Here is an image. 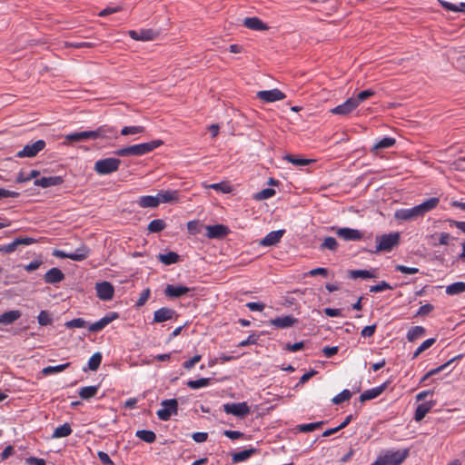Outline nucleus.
<instances>
[{
  "instance_id": "obj_1",
  "label": "nucleus",
  "mask_w": 465,
  "mask_h": 465,
  "mask_svg": "<svg viewBox=\"0 0 465 465\" xmlns=\"http://www.w3.org/2000/svg\"><path fill=\"white\" fill-rule=\"evenodd\" d=\"M439 203L440 199L438 197H431L412 208H402L397 210L394 213V217L397 221L401 222L414 221L435 209Z\"/></svg>"
},
{
  "instance_id": "obj_2",
  "label": "nucleus",
  "mask_w": 465,
  "mask_h": 465,
  "mask_svg": "<svg viewBox=\"0 0 465 465\" xmlns=\"http://www.w3.org/2000/svg\"><path fill=\"white\" fill-rule=\"evenodd\" d=\"M376 252H391L400 243V233L392 232L376 237Z\"/></svg>"
},
{
  "instance_id": "obj_3",
  "label": "nucleus",
  "mask_w": 465,
  "mask_h": 465,
  "mask_svg": "<svg viewBox=\"0 0 465 465\" xmlns=\"http://www.w3.org/2000/svg\"><path fill=\"white\" fill-rule=\"evenodd\" d=\"M121 164L118 158H104L95 162L94 170L100 175L110 174L116 172Z\"/></svg>"
},
{
  "instance_id": "obj_4",
  "label": "nucleus",
  "mask_w": 465,
  "mask_h": 465,
  "mask_svg": "<svg viewBox=\"0 0 465 465\" xmlns=\"http://www.w3.org/2000/svg\"><path fill=\"white\" fill-rule=\"evenodd\" d=\"M162 409L156 412L157 417L163 421L170 420L173 414H176L178 411V401L175 399L164 400L162 401Z\"/></svg>"
},
{
  "instance_id": "obj_5",
  "label": "nucleus",
  "mask_w": 465,
  "mask_h": 465,
  "mask_svg": "<svg viewBox=\"0 0 465 465\" xmlns=\"http://www.w3.org/2000/svg\"><path fill=\"white\" fill-rule=\"evenodd\" d=\"M45 142L44 140H37L32 143H28L24 146V148L16 153V156L18 158H32L37 155L39 152L44 150L45 147Z\"/></svg>"
},
{
  "instance_id": "obj_6",
  "label": "nucleus",
  "mask_w": 465,
  "mask_h": 465,
  "mask_svg": "<svg viewBox=\"0 0 465 465\" xmlns=\"http://www.w3.org/2000/svg\"><path fill=\"white\" fill-rule=\"evenodd\" d=\"M408 456V450L387 451L383 456L379 457L383 465H400Z\"/></svg>"
},
{
  "instance_id": "obj_7",
  "label": "nucleus",
  "mask_w": 465,
  "mask_h": 465,
  "mask_svg": "<svg viewBox=\"0 0 465 465\" xmlns=\"http://www.w3.org/2000/svg\"><path fill=\"white\" fill-rule=\"evenodd\" d=\"M37 242V240L33 237H17L12 242L0 246V252L2 253H12L20 245H31Z\"/></svg>"
},
{
  "instance_id": "obj_8",
  "label": "nucleus",
  "mask_w": 465,
  "mask_h": 465,
  "mask_svg": "<svg viewBox=\"0 0 465 465\" xmlns=\"http://www.w3.org/2000/svg\"><path fill=\"white\" fill-rule=\"evenodd\" d=\"M163 144L162 140H153L148 143H143L138 144L131 145L132 147V155L134 156H142L146 153L153 152L154 149L158 148Z\"/></svg>"
},
{
  "instance_id": "obj_9",
  "label": "nucleus",
  "mask_w": 465,
  "mask_h": 465,
  "mask_svg": "<svg viewBox=\"0 0 465 465\" xmlns=\"http://www.w3.org/2000/svg\"><path fill=\"white\" fill-rule=\"evenodd\" d=\"M256 97L263 103H274L285 99L286 95L281 90L274 88L272 90L259 91L256 94Z\"/></svg>"
},
{
  "instance_id": "obj_10",
  "label": "nucleus",
  "mask_w": 465,
  "mask_h": 465,
  "mask_svg": "<svg viewBox=\"0 0 465 465\" xmlns=\"http://www.w3.org/2000/svg\"><path fill=\"white\" fill-rule=\"evenodd\" d=\"M223 410L227 414L237 417H244L250 412V408L246 402L227 403L223 405Z\"/></svg>"
},
{
  "instance_id": "obj_11",
  "label": "nucleus",
  "mask_w": 465,
  "mask_h": 465,
  "mask_svg": "<svg viewBox=\"0 0 465 465\" xmlns=\"http://www.w3.org/2000/svg\"><path fill=\"white\" fill-rule=\"evenodd\" d=\"M117 129L114 126L104 124L93 131V140L113 139L117 137Z\"/></svg>"
},
{
  "instance_id": "obj_12",
  "label": "nucleus",
  "mask_w": 465,
  "mask_h": 465,
  "mask_svg": "<svg viewBox=\"0 0 465 465\" xmlns=\"http://www.w3.org/2000/svg\"><path fill=\"white\" fill-rule=\"evenodd\" d=\"M118 317L119 314L117 312H111L99 321L88 325V330L91 332H98L102 331L104 328H105L113 321L116 320Z\"/></svg>"
},
{
  "instance_id": "obj_13",
  "label": "nucleus",
  "mask_w": 465,
  "mask_h": 465,
  "mask_svg": "<svg viewBox=\"0 0 465 465\" xmlns=\"http://www.w3.org/2000/svg\"><path fill=\"white\" fill-rule=\"evenodd\" d=\"M177 317L176 312L168 307H162L153 313V323H161Z\"/></svg>"
},
{
  "instance_id": "obj_14",
  "label": "nucleus",
  "mask_w": 465,
  "mask_h": 465,
  "mask_svg": "<svg viewBox=\"0 0 465 465\" xmlns=\"http://www.w3.org/2000/svg\"><path fill=\"white\" fill-rule=\"evenodd\" d=\"M298 322V319L292 315H284L269 321V324L275 329H287Z\"/></svg>"
},
{
  "instance_id": "obj_15",
  "label": "nucleus",
  "mask_w": 465,
  "mask_h": 465,
  "mask_svg": "<svg viewBox=\"0 0 465 465\" xmlns=\"http://www.w3.org/2000/svg\"><path fill=\"white\" fill-rule=\"evenodd\" d=\"M95 290L99 299L103 301H110L114 297V290L113 285L108 282H98Z\"/></svg>"
},
{
  "instance_id": "obj_16",
  "label": "nucleus",
  "mask_w": 465,
  "mask_h": 465,
  "mask_svg": "<svg viewBox=\"0 0 465 465\" xmlns=\"http://www.w3.org/2000/svg\"><path fill=\"white\" fill-rule=\"evenodd\" d=\"M205 229L206 236L210 239H222L230 232L229 228L223 224L207 225Z\"/></svg>"
},
{
  "instance_id": "obj_17",
  "label": "nucleus",
  "mask_w": 465,
  "mask_h": 465,
  "mask_svg": "<svg viewBox=\"0 0 465 465\" xmlns=\"http://www.w3.org/2000/svg\"><path fill=\"white\" fill-rule=\"evenodd\" d=\"M335 233L344 241H360L363 237L359 230L348 227L339 228L335 231Z\"/></svg>"
},
{
  "instance_id": "obj_18",
  "label": "nucleus",
  "mask_w": 465,
  "mask_h": 465,
  "mask_svg": "<svg viewBox=\"0 0 465 465\" xmlns=\"http://www.w3.org/2000/svg\"><path fill=\"white\" fill-rule=\"evenodd\" d=\"M156 197L158 201V205L160 203H177L180 200L179 191L176 190H162L157 193Z\"/></svg>"
},
{
  "instance_id": "obj_19",
  "label": "nucleus",
  "mask_w": 465,
  "mask_h": 465,
  "mask_svg": "<svg viewBox=\"0 0 465 465\" xmlns=\"http://www.w3.org/2000/svg\"><path fill=\"white\" fill-rule=\"evenodd\" d=\"M389 383V381H386L380 386L365 391L361 394L360 401L364 402L379 397L388 388Z\"/></svg>"
},
{
  "instance_id": "obj_20",
  "label": "nucleus",
  "mask_w": 465,
  "mask_h": 465,
  "mask_svg": "<svg viewBox=\"0 0 465 465\" xmlns=\"http://www.w3.org/2000/svg\"><path fill=\"white\" fill-rule=\"evenodd\" d=\"M190 291L191 289L186 286L168 284L164 289V294L166 297L173 299L180 298Z\"/></svg>"
},
{
  "instance_id": "obj_21",
  "label": "nucleus",
  "mask_w": 465,
  "mask_h": 465,
  "mask_svg": "<svg viewBox=\"0 0 465 465\" xmlns=\"http://www.w3.org/2000/svg\"><path fill=\"white\" fill-rule=\"evenodd\" d=\"M357 107L356 103L352 97L347 99L341 104L331 109V113L333 114L347 115L351 114Z\"/></svg>"
},
{
  "instance_id": "obj_22",
  "label": "nucleus",
  "mask_w": 465,
  "mask_h": 465,
  "mask_svg": "<svg viewBox=\"0 0 465 465\" xmlns=\"http://www.w3.org/2000/svg\"><path fill=\"white\" fill-rule=\"evenodd\" d=\"M242 25L248 29L254 31H265L269 29V26L256 16L244 18Z\"/></svg>"
},
{
  "instance_id": "obj_23",
  "label": "nucleus",
  "mask_w": 465,
  "mask_h": 465,
  "mask_svg": "<svg viewBox=\"0 0 465 465\" xmlns=\"http://www.w3.org/2000/svg\"><path fill=\"white\" fill-rule=\"evenodd\" d=\"M284 233L285 230L272 231L260 241V245L273 246L281 241Z\"/></svg>"
},
{
  "instance_id": "obj_24",
  "label": "nucleus",
  "mask_w": 465,
  "mask_h": 465,
  "mask_svg": "<svg viewBox=\"0 0 465 465\" xmlns=\"http://www.w3.org/2000/svg\"><path fill=\"white\" fill-rule=\"evenodd\" d=\"M156 33L152 29H143L140 31L131 30L129 35L134 40L138 41H150L153 40L156 36Z\"/></svg>"
},
{
  "instance_id": "obj_25",
  "label": "nucleus",
  "mask_w": 465,
  "mask_h": 465,
  "mask_svg": "<svg viewBox=\"0 0 465 465\" xmlns=\"http://www.w3.org/2000/svg\"><path fill=\"white\" fill-rule=\"evenodd\" d=\"M64 183V179L61 176H49V177H42L40 179H36L34 183L36 186H40L42 188H48L52 186L60 185Z\"/></svg>"
},
{
  "instance_id": "obj_26",
  "label": "nucleus",
  "mask_w": 465,
  "mask_h": 465,
  "mask_svg": "<svg viewBox=\"0 0 465 465\" xmlns=\"http://www.w3.org/2000/svg\"><path fill=\"white\" fill-rule=\"evenodd\" d=\"M64 278V274L58 268H52L45 274V282L47 283H58Z\"/></svg>"
},
{
  "instance_id": "obj_27",
  "label": "nucleus",
  "mask_w": 465,
  "mask_h": 465,
  "mask_svg": "<svg viewBox=\"0 0 465 465\" xmlns=\"http://www.w3.org/2000/svg\"><path fill=\"white\" fill-rule=\"evenodd\" d=\"M22 313L19 310H13L4 312L0 315V324L9 325L14 323L21 317Z\"/></svg>"
},
{
  "instance_id": "obj_28",
  "label": "nucleus",
  "mask_w": 465,
  "mask_h": 465,
  "mask_svg": "<svg viewBox=\"0 0 465 465\" xmlns=\"http://www.w3.org/2000/svg\"><path fill=\"white\" fill-rule=\"evenodd\" d=\"M65 139L71 143L93 140V131H83L65 135Z\"/></svg>"
},
{
  "instance_id": "obj_29",
  "label": "nucleus",
  "mask_w": 465,
  "mask_h": 465,
  "mask_svg": "<svg viewBox=\"0 0 465 465\" xmlns=\"http://www.w3.org/2000/svg\"><path fill=\"white\" fill-rule=\"evenodd\" d=\"M137 204L142 208H156L159 206L157 197L152 195L140 196Z\"/></svg>"
},
{
  "instance_id": "obj_30",
  "label": "nucleus",
  "mask_w": 465,
  "mask_h": 465,
  "mask_svg": "<svg viewBox=\"0 0 465 465\" xmlns=\"http://www.w3.org/2000/svg\"><path fill=\"white\" fill-rule=\"evenodd\" d=\"M157 259L164 265H171L180 261V255L174 252H169L167 253H160Z\"/></svg>"
},
{
  "instance_id": "obj_31",
  "label": "nucleus",
  "mask_w": 465,
  "mask_h": 465,
  "mask_svg": "<svg viewBox=\"0 0 465 465\" xmlns=\"http://www.w3.org/2000/svg\"><path fill=\"white\" fill-rule=\"evenodd\" d=\"M432 407H433L432 402H426V403L418 405V407L416 408V411H415L414 420L416 421H420L421 420H423V418L431 410Z\"/></svg>"
},
{
  "instance_id": "obj_32",
  "label": "nucleus",
  "mask_w": 465,
  "mask_h": 465,
  "mask_svg": "<svg viewBox=\"0 0 465 465\" xmlns=\"http://www.w3.org/2000/svg\"><path fill=\"white\" fill-rule=\"evenodd\" d=\"M70 253L71 260L80 262L86 259L89 256L90 250L86 245H82L79 248H77L74 252Z\"/></svg>"
},
{
  "instance_id": "obj_33",
  "label": "nucleus",
  "mask_w": 465,
  "mask_h": 465,
  "mask_svg": "<svg viewBox=\"0 0 465 465\" xmlns=\"http://www.w3.org/2000/svg\"><path fill=\"white\" fill-rule=\"evenodd\" d=\"M73 430L69 423L65 422L61 426H58L54 429L52 438L60 439L69 436L72 433Z\"/></svg>"
},
{
  "instance_id": "obj_34",
  "label": "nucleus",
  "mask_w": 465,
  "mask_h": 465,
  "mask_svg": "<svg viewBox=\"0 0 465 465\" xmlns=\"http://www.w3.org/2000/svg\"><path fill=\"white\" fill-rule=\"evenodd\" d=\"M99 386H85L80 388L78 394L81 399L89 400L97 394Z\"/></svg>"
},
{
  "instance_id": "obj_35",
  "label": "nucleus",
  "mask_w": 465,
  "mask_h": 465,
  "mask_svg": "<svg viewBox=\"0 0 465 465\" xmlns=\"http://www.w3.org/2000/svg\"><path fill=\"white\" fill-rule=\"evenodd\" d=\"M349 277L351 279H369V278H376L375 271H368V270H351L349 272Z\"/></svg>"
},
{
  "instance_id": "obj_36",
  "label": "nucleus",
  "mask_w": 465,
  "mask_h": 465,
  "mask_svg": "<svg viewBox=\"0 0 465 465\" xmlns=\"http://www.w3.org/2000/svg\"><path fill=\"white\" fill-rule=\"evenodd\" d=\"M254 452L255 449L243 450L232 454V460L233 462L238 463L249 459Z\"/></svg>"
},
{
  "instance_id": "obj_37",
  "label": "nucleus",
  "mask_w": 465,
  "mask_h": 465,
  "mask_svg": "<svg viewBox=\"0 0 465 465\" xmlns=\"http://www.w3.org/2000/svg\"><path fill=\"white\" fill-rule=\"evenodd\" d=\"M465 292V282H457L446 287V293L449 295H457Z\"/></svg>"
},
{
  "instance_id": "obj_38",
  "label": "nucleus",
  "mask_w": 465,
  "mask_h": 465,
  "mask_svg": "<svg viewBox=\"0 0 465 465\" xmlns=\"http://www.w3.org/2000/svg\"><path fill=\"white\" fill-rule=\"evenodd\" d=\"M425 329L422 326L411 327L407 332L409 341H414L425 334Z\"/></svg>"
},
{
  "instance_id": "obj_39",
  "label": "nucleus",
  "mask_w": 465,
  "mask_h": 465,
  "mask_svg": "<svg viewBox=\"0 0 465 465\" xmlns=\"http://www.w3.org/2000/svg\"><path fill=\"white\" fill-rule=\"evenodd\" d=\"M135 435L137 438H139L140 440H142L147 443H153L156 439L155 433L152 430H137Z\"/></svg>"
},
{
  "instance_id": "obj_40",
  "label": "nucleus",
  "mask_w": 465,
  "mask_h": 465,
  "mask_svg": "<svg viewBox=\"0 0 465 465\" xmlns=\"http://www.w3.org/2000/svg\"><path fill=\"white\" fill-rule=\"evenodd\" d=\"M210 383H211L210 378H201L199 380L188 381L186 384L190 389L197 390V389H200L203 387L209 386Z\"/></svg>"
},
{
  "instance_id": "obj_41",
  "label": "nucleus",
  "mask_w": 465,
  "mask_h": 465,
  "mask_svg": "<svg viewBox=\"0 0 465 465\" xmlns=\"http://www.w3.org/2000/svg\"><path fill=\"white\" fill-rule=\"evenodd\" d=\"M395 143L396 140L392 137H383L374 144L373 150L387 149L392 147Z\"/></svg>"
},
{
  "instance_id": "obj_42",
  "label": "nucleus",
  "mask_w": 465,
  "mask_h": 465,
  "mask_svg": "<svg viewBox=\"0 0 465 465\" xmlns=\"http://www.w3.org/2000/svg\"><path fill=\"white\" fill-rule=\"evenodd\" d=\"M338 247H339V243L336 241V239L329 236L323 240L322 243L320 246V249L321 250L327 249V250L335 252V251H337Z\"/></svg>"
},
{
  "instance_id": "obj_43",
  "label": "nucleus",
  "mask_w": 465,
  "mask_h": 465,
  "mask_svg": "<svg viewBox=\"0 0 465 465\" xmlns=\"http://www.w3.org/2000/svg\"><path fill=\"white\" fill-rule=\"evenodd\" d=\"M166 226V223L162 219H155L149 223L148 224V231L150 232H162Z\"/></svg>"
},
{
  "instance_id": "obj_44",
  "label": "nucleus",
  "mask_w": 465,
  "mask_h": 465,
  "mask_svg": "<svg viewBox=\"0 0 465 465\" xmlns=\"http://www.w3.org/2000/svg\"><path fill=\"white\" fill-rule=\"evenodd\" d=\"M440 4L444 9L448 11L465 12V3H460V5H456L452 3L444 0H440Z\"/></svg>"
},
{
  "instance_id": "obj_45",
  "label": "nucleus",
  "mask_w": 465,
  "mask_h": 465,
  "mask_svg": "<svg viewBox=\"0 0 465 465\" xmlns=\"http://www.w3.org/2000/svg\"><path fill=\"white\" fill-rule=\"evenodd\" d=\"M276 193L275 190L272 188H265L262 191L258 192L253 195V199L256 201H262L265 199L272 198Z\"/></svg>"
},
{
  "instance_id": "obj_46",
  "label": "nucleus",
  "mask_w": 465,
  "mask_h": 465,
  "mask_svg": "<svg viewBox=\"0 0 465 465\" xmlns=\"http://www.w3.org/2000/svg\"><path fill=\"white\" fill-rule=\"evenodd\" d=\"M145 131V128L142 125L124 126L121 130V134L124 136L142 134Z\"/></svg>"
},
{
  "instance_id": "obj_47",
  "label": "nucleus",
  "mask_w": 465,
  "mask_h": 465,
  "mask_svg": "<svg viewBox=\"0 0 465 465\" xmlns=\"http://www.w3.org/2000/svg\"><path fill=\"white\" fill-rule=\"evenodd\" d=\"M374 94H375L374 91H372L371 89H367V90L360 92L356 95V97H352V99L354 100V102L356 103V105L358 107L361 103H362L365 100L372 97Z\"/></svg>"
},
{
  "instance_id": "obj_48",
  "label": "nucleus",
  "mask_w": 465,
  "mask_h": 465,
  "mask_svg": "<svg viewBox=\"0 0 465 465\" xmlns=\"http://www.w3.org/2000/svg\"><path fill=\"white\" fill-rule=\"evenodd\" d=\"M69 365H70V363L67 362V363L60 364V365H56V366H47L43 369L42 372L45 375H51V374L58 373V372L64 371Z\"/></svg>"
},
{
  "instance_id": "obj_49",
  "label": "nucleus",
  "mask_w": 465,
  "mask_h": 465,
  "mask_svg": "<svg viewBox=\"0 0 465 465\" xmlns=\"http://www.w3.org/2000/svg\"><path fill=\"white\" fill-rule=\"evenodd\" d=\"M37 322L41 326L52 324L53 319L51 313L47 311H41L37 316Z\"/></svg>"
},
{
  "instance_id": "obj_50",
  "label": "nucleus",
  "mask_w": 465,
  "mask_h": 465,
  "mask_svg": "<svg viewBox=\"0 0 465 465\" xmlns=\"http://www.w3.org/2000/svg\"><path fill=\"white\" fill-rule=\"evenodd\" d=\"M102 361V354L100 352L94 353L88 361V367L91 371H96Z\"/></svg>"
},
{
  "instance_id": "obj_51",
  "label": "nucleus",
  "mask_w": 465,
  "mask_h": 465,
  "mask_svg": "<svg viewBox=\"0 0 465 465\" xmlns=\"http://www.w3.org/2000/svg\"><path fill=\"white\" fill-rule=\"evenodd\" d=\"M64 326L67 329L85 328V327H87V322L85 320H84L83 318H75V319L66 322L64 323Z\"/></svg>"
},
{
  "instance_id": "obj_52",
  "label": "nucleus",
  "mask_w": 465,
  "mask_h": 465,
  "mask_svg": "<svg viewBox=\"0 0 465 465\" xmlns=\"http://www.w3.org/2000/svg\"><path fill=\"white\" fill-rule=\"evenodd\" d=\"M323 423V421H317L312 423L301 424L298 426V430L301 432H310L321 428Z\"/></svg>"
},
{
  "instance_id": "obj_53",
  "label": "nucleus",
  "mask_w": 465,
  "mask_h": 465,
  "mask_svg": "<svg viewBox=\"0 0 465 465\" xmlns=\"http://www.w3.org/2000/svg\"><path fill=\"white\" fill-rule=\"evenodd\" d=\"M351 397V393L349 390L345 389L335 397L332 398L331 401L333 404H341L343 401H349Z\"/></svg>"
},
{
  "instance_id": "obj_54",
  "label": "nucleus",
  "mask_w": 465,
  "mask_h": 465,
  "mask_svg": "<svg viewBox=\"0 0 465 465\" xmlns=\"http://www.w3.org/2000/svg\"><path fill=\"white\" fill-rule=\"evenodd\" d=\"M202 228L203 224L197 220L190 221L187 223L188 232L192 235L200 233Z\"/></svg>"
},
{
  "instance_id": "obj_55",
  "label": "nucleus",
  "mask_w": 465,
  "mask_h": 465,
  "mask_svg": "<svg viewBox=\"0 0 465 465\" xmlns=\"http://www.w3.org/2000/svg\"><path fill=\"white\" fill-rule=\"evenodd\" d=\"M284 159L287 160L289 163H292V164L297 165V166H305V165H308L312 162V160L298 158L292 154H287L284 157Z\"/></svg>"
},
{
  "instance_id": "obj_56",
  "label": "nucleus",
  "mask_w": 465,
  "mask_h": 465,
  "mask_svg": "<svg viewBox=\"0 0 465 465\" xmlns=\"http://www.w3.org/2000/svg\"><path fill=\"white\" fill-rule=\"evenodd\" d=\"M206 188L213 189L215 191H220L222 193H227L231 192V186L227 183H212L209 185H205Z\"/></svg>"
},
{
  "instance_id": "obj_57",
  "label": "nucleus",
  "mask_w": 465,
  "mask_h": 465,
  "mask_svg": "<svg viewBox=\"0 0 465 465\" xmlns=\"http://www.w3.org/2000/svg\"><path fill=\"white\" fill-rule=\"evenodd\" d=\"M455 238L452 237L450 233L448 232H440L438 236V242L437 243H434V245H444V246H447L450 243V242L452 240H454Z\"/></svg>"
},
{
  "instance_id": "obj_58",
  "label": "nucleus",
  "mask_w": 465,
  "mask_h": 465,
  "mask_svg": "<svg viewBox=\"0 0 465 465\" xmlns=\"http://www.w3.org/2000/svg\"><path fill=\"white\" fill-rule=\"evenodd\" d=\"M392 287L386 282L382 281L380 283L371 286L370 292H381L386 290H391Z\"/></svg>"
},
{
  "instance_id": "obj_59",
  "label": "nucleus",
  "mask_w": 465,
  "mask_h": 465,
  "mask_svg": "<svg viewBox=\"0 0 465 465\" xmlns=\"http://www.w3.org/2000/svg\"><path fill=\"white\" fill-rule=\"evenodd\" d=\"M151 295V290L149 288H146L143 290L139 296V299L136 302L137 307H142L145 304V302L148 301L149 297Z\"/></svg>"
},
{
  "instance_id": "obj_60",
  "label": "nucleus",
  "mask_w": 465,
  "mask_h": 465,
  "mask_svg": "<svg viewBox=\"0 0 465 465\" xmlns=\"http://www.w3.org/2000/svg\"><path fill=\"white\" fill-rule=\"evenodd\" d=\"M395 270L405 274H415L419 272V269L416 267H408L401 264L396 265Z\"/></svg>"
},
{
  "instance_id": "obj_61",
  "label": "nucleus",
  "mask_w": 465,
  "mask_h": 465,
  "mask_svg": "<svg viewBox=\"0 0 465 465\" xmlns=\"http://www.w3.org/2000/svg\"><path fill=\"white\" fill-rule=\"evenodd\" d=\"M328 269L326 268H322V267H318V268H314V269H312L311 271H309L306 275L307 276H316V275H322V277H327L328 276Z\"/></svg>"
},
{
  "instance_id": "obj_62",
  "label": "nucleus",
  "mask_w": 465,
  "mask_h": 465,
  "mask_svg": "<svg viewBox=\"0 0 465 465\" xmlns=\"http://www.w3.org/2000/svg\"><path fill=\"white\" fill-rule=\"evenodd\" d=\"M202 359V356L197 354L194 355L193 358H191L188 361H185L183 363V367L186 370H191L196 363H198Z\"/></svg>"
},
{
  "instance_id": "obj_63",
  "label": "nucleus",
  "mask_w": 465,
  "mask_h": 465,
  "mask_svg": "<svg viewBox=\"0 0 465 465\" xmlns=\"http://www.w3.org/2000/svg\"><path fill=\"white\" fill-rule=\"evenodd\" d=\"M246 307L252 312H262L265 308V304L262 302H250L246 303Z\"/></svg>"
},
{
  "instance_id": "obj_64",
  "label": "nucleus",
  "mask_w": 465,
  "mask_h": 465,
  "mask_svg": "<svg viewBox=\"0 0 465 465\" xmlns=\"http://www.w3.org/2000/svg\"><path fill=\"white\" fill-rule=\"evenodd\" d=\"M25 461L28 465H46L45 460L41 458L29 457Z\"/></svg>"
}]
</instances>
